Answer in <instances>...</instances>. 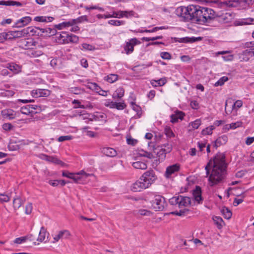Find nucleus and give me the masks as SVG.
Here are the masks:
<instances>
[{
	"mask_svg": "<svg viewBox=\"0 0 254 254\" xmlns=\"http://www.w3.org/2000/svg\"><path fill=\"white\" fill-rule=\"evenodd\" d=\"M176 14L186 21L205 23L214 17V11L209 8L191 4L178 7L176 10Z\"/></svg>",
	"mask_w": 254,
	"mask_h": 254,
	"instance_id": "f257e3e1",
	"label": "nucleus"
},
{
	"mask_svg": "<svg viewBox=\"0 0 254 254\" xmlns=\"http://www.w3.org/2000/svg\"><path fill=\"white\" fill-rule=\"evenodd\" d=\"M227 164L225 156L223 153H218L211 159L205 167L206 177L209 176L210 186L212 187L221 183L226 174Z\"/></svg>",
	"mask_w": 254,
	"mask_h": 254,
	"instance_id": "f03ea898",
	"label": "nucleus"
},
{
	"mask_svg": "<svg viewBox=\"0 0 254 254\" xmlns=\"http://www.w3.org/2000/svg\"><path fill=\"white\" fill-rule=\"evenodd\" d=\"M157 179L153 170L145 172L139 180L132 184L131 190L134 192L140 191L148 188Z\"/></svg>",
	"mask_w": 254,
	"mask_h": 254,
	"instance_id": "7ed1b4c3",
	"label": "nucleus"
},
{
	"mask_svg": "<svg viewBox=\"0 0 254 254\" xmlns=\"http://www.w3.org/2000/svg\"><path fill=\"white\" fill-rule=\"evenodd\" d=\"M62 176L72 179L75 183L83 184L86 181L87 178L93 176V174L86 173L84 170L80 171L76 173H69L64 171L63 172Z\"/></svg>",
	"mask_w": 254,
	"mask_h": 254,
	"instance_id": "20e7f679",
	"label": "nucleus"
},
{
	"mask_svg": "<svg viewBox=\"0 0 254 254\" xmlns=\"http://www.w3.org/2000/svg\"><path fill=\"white\" fill-rule=\"evenodd\" d=\"M151 207L156 211H161L167 206L165 198L160 195H155L150 201Z\"/></svg>",
	"mask_w": 254,
	"mask_h": 254,
	"instance_id": "39448f33",
	"label": "nucleus"
},
{
	"mask_svg": "<svg viewBox=\"0 0 254 254\" xmlns=\"http://www.w3.org/2000/svg\"><path fill=\"white\" fill-rule=\"evenodd\" d=\"M233 19L234 15L232 12H225L215 16V12H214V17L209 19L207 22L211 19H213L220 22L229 23L231 22Z\"/></svg>",
	"mask_w": 254,
	"mask_h": 254,
	"instance_id": "423d86ee",
	"label": "nucleus"
},
{
	"mask_svg": "<svg viewBox=\"0 0 254 254\" xmlns=\"http://www.w3.org/2000/svg\"><path fill=\"white\" fill-rule=\"evenodd\" d=\"M140 43V42L136 38L130 39L129 41L126 43L124 47L126 53L127 55L132 53L134 50V46Z\"/></svg>",
	"mask_w": 254,
	"mask_h": 254,
	"instance_id": "0eeeda50",
	"label": "nucleus"
},
{
	"mask_svg": "<svg viewBox=\"0 0 254 254\" xmlns=\"http://www.w3.org/2000/svg\"><path fill=\"white\" fill-rule=\"evenodd\" d=\"M242 105L243 102L241 100H237L234 103L231 101H227L225 103V112L227 114H229L234 108H240Z\"/></svg>",
	"mask_w": 254,
	"mask_h": 254,
	"instance_id": "6e6552de",
	"label": "nucleus"
},
{
	"mask_svg": "<svg viewBox=\"0 0 254 254\" xmlns=\"http://www.w3.org/2000/svg\"><path fill=\"white\" fill-rule=\"evenodd\" d=\"M70 236V232L67 230L60 231L56 235L53 236V243L58 242L60 239H67Z\"/></svg>",
	"mask_w": 254,
	"mask_h": 254,
	"instance_id": "1a4fd4ad",
	"label": "nucleus"
},
{
	"mask_svg": "<svg viewBox=\"0 0 254 254\" xmlns=\"http://www.w3.org/2000/svg\"><path fill=\"white\" fill-rule=\"evenodd\" d=\"M180 166L177 164H174L167 167L165 173V176L167 178H170L173 175L175 174L179 171Z\"/></svg>",
	"mask_w": 254,
	"mask_h": 254,
	"instance_id": "9d476101",
	"label": "nucleus"
},
{
	"mask_svg": "<svg viewBox=\"0 0 254 254\" xmlns=\"http://www.w3.org/2000/svg\"><path fill=\"white\" fill-rule=\"evenodd\" d=\"M253 56L254 52L253 48L244 50L239 54V58L241 61L247 62Z\"/></svg>",
	"mask_w": 254,
	"mask_h": 254,
	"instance_id": "9b49d317",
	"label": "nucleus"
},
{
	"mask_svg": "<svg viewBox=\"0 0 254 254\" xmlns=\"http://www.w3.org/2000/svg\"><path fill=\"white\" fill-rule=\"evenodd\" d=\"M39 157L43 160H46L49 162L53 163L55 164L61 165L63 166L64 165V163L63 162L59 159L58 158L55 157L49 156L45 154H40Z\"/></svg>",
	"mask_w": 254,
	"mask_h": 254,
	"instance_id": "f8f14e48",
	"label": "nucleus"
},
{
	"mask_svg": "<svg viewBox=\"0 0 254 254\" xmlns=\"http://www.w3.org/2000/svg\"><path fill=\"white\" fill-rule=\"evenodd\" d=\"M31 32H32V28L28 27L20 31H13V34L14 38H16L27 36Z\"/></svg>",
	"mask_w": 254,
	"mask_h": 254,
	"instance_id": "ddd939ff",
	"label": "nucleus"
},
{
	"mask_svg": "<svg viewBox=\"0 0 254 254\" xmlns=\"http://www.w3.org/2000/svg\"><path fill=\"white\" fill-rule=\"evenodd\" d=\"M50 90L44 89L33 90V97H48L50 95Z\"/></svg>",
	"mask_w": 254,
	"mask_h": 254,
	"instance_id": "4468645a",
	"label": "nucleus"
},
{
	"mask_svg": "<svg viewBox=\"0 0 254 254\" xmlns=\"http://www.w3.org/2000/svg\"><path fill=\"white\" fill-rule=\"evenodd\" d=\"M76 23V20L71 19L68 21L63 22L58 24L55 25L54 27L59 30H62L65 28L71 27Z\"/></svg>",
	"mask_w": 254,
	"mask_h": 254,
	"instance_id": "2eb2a0df",
	"label": "nucleus"
},
{
	"mask_svg": "<svg viewBox=\"0 0 254 254\" xmlns=\"http://www.w3.org/2000/svg\"><path fill=\"white\" fill-rule=\"evenodd\" d=\"M179 208L183 207H188L191 204L190 198L188 196H184L182 195H179Z\"/></svg>",
	"mask_w": 254,
	"mask_h": 254,
	"instance_id": "dca6fc26",
	"label": "nucleus"
},
{
	"mask_svg": "<svg viewBox=\"0 0 254 254\" xmlns=\"http://www.w3.org/2000/svg\"><path fill=\"white\" fill-rule=\"evenodd\" d=\"M194 199L198 203H202L203 199L201 196V188L199 186H196L195 189L193 190L192 192Z\"/></svg>",
	"mask_w": 254,
	"mask_h": 254,
	"instance_id": "f3484780",
	"label": "nucleus"
},
{
	"mask_svg": "<svg viewBox=\"0 0 254 254\" xmlns=\"http://www.w3.org/2000/svg\"><path fill=\"white\" fill-rule=\"evenodd\" d=\"M185 116V113L181 111H176L174 114L170 116L171 122L172 123H177L179 119L182 120Z\"/></svg>",
	"mask_w": 254,
	"mask_h": 254,
	"instance_id": "a211bd4d",
	"label": "nucleus"
},
{
	"mask_svg": "<svg viewBox=\"0 0 254 254\" xmlns=\"http://www.w3.org/2000/svg\"><path fill=\"white\" fill-rule=\"evenodd\" d=\"M228 141V137L226 135H222L216 139L213 142V146L215 148H217L221 145L226 143Z\"/></svg>",
	"mask_w": 254,
	"mask_h": 254,
	"instance_id": "6ab92c4d",
	"label": "nucleus"
},
{
	"mask_svg": "<svg viewBox=\"0 0 254 254\" xmlns=\"http://www.w3.org/2000/svg\"><path fill=\"white\" fill-rule=\"evenodd\" d=\"M6 68L9 69L14 74H17L21 71V67L14 63H8L6 65Z\"/></svg>",
	"mask_w": 254,
	"mask_h": 254,
	"instance_id": "aec40b11",
	"label": "nucleus"
},
{
	"mask_svg": "<svg viewBox=\"0 0 254 254\" xmlns=\"http://www.w3.org/2000/svg\"><path fill=\"white\" fill-rule=\"evenodd\" d=\"M0 5L15 6L17 7H20L23 5V3L20 2L13 0H0Z\"/></svg>",
	"mask_w": 254,
	"mask_h": 254,
	"instance_id": "412c9836",
	"label": "nucleus"
},
{
	"mask_svg": "<svg viewBox=\"0 0 254 254\" xmlns=\"http://www.w3.org/2000/svg\"><path fill=\"white\" fill-rule=\"evenodd\" d=\"M31 20V18L29 16H25L19 19L15 24V27H21L24 26L29 23Z\"/></svg>",
	"mask_w": 254,
	"mask_h": 254,
	"instance_id": "4be33fe9",
	"label": "nucleus"
},
{
	"mask_svg": "<svg viewBox=\"0 0 254 254\" xmlns=\"http://www.w3.org/2000/svg\"><path fill=\"white\" fill-rule=\"evenodd\" d=\"M222 4L228 7H237L239 6L240 2L239 0H225L222 2Z\"/></svg>",
	"mask_w": 254,
	"mask_h": 254,
	"instance_id": "5701e85b",
	"label": "nucleus"
},
{
	"mask_svg": "<svg viewBox=\"0 0 254 254\" xmlns=\"http://www.w3.org/2000/svg\"><path fill=\"white\" fill-rule=\"evenodd\" d=\"M120 16H118V14L116 12H114V14H116L115 17L117 18H122L123 17H125L126 18H128L129 17L134 16L135 13L134 11L132 10L130 11H120Z\"/></svg>",
	"mask_w": 254,
	"mask_h": 254,
	"instance_id": "b1692460",
	"label": "nucleus"
},
{
	"mask_svg": "<svg viewBox=\"0 0 254 254\" xmlns=\"http://www.w3.org/2000/svg\"><path fill=\"white\" fill-rule=\"evenodd\" d=\"M102 152L105 155L109 157H114L117 155V151L114 148L110 147H104L102 149Z\"/></svg>",
	"mask_w": 254,
	"mask_h": 254,
	"instance_id": "393cba45",
	"label": "nucleus"
},
{
	"mask_svg": "<svg viewBox=\"0 0 254 254\" xmlns=\"http://www.w3.org/2000/svg\"><path fill=\"white\" fill-rule=\"evenodd\" d=\"M42 33H45L46 36H52L57 34V30L54 27L53 28L46 27L45 28L40 29Z\"/></svg>",
	"mask_w": 254,
	"mask_h": 254,
	"instance_id": "a878e982",
	"label": "nucleus"
},
{
	"mask_svg": "<svg viewBox=\"0 0 254 254\" xmlns=\"http://www.w3.org/2000/svg\"><path fill=\"white\" fill-rule=\"evenodd\" d=\"M201 39L202 38L200 37H190V38L186 37L180 38L179 42H181V43H192L195 42L196 41H200L201 40Z\"/></svg>",
	"mask_w": 254,
	"mask_h": 254,
	"instance_id": "bb28decb",
	"label": "nucleus"
},
{
	"mask_svg": "<svg viewBox=\"0 0 254 254\" xmlns=\"http://www.w3.org/2000/svg\"><path fill=\"white\" fill-rule=\"evenodd\" d=\"M171 149V147H168L167 149L164 148L161 149L160 151L157 153V156L159 158V160L161 161H163L166 158V154L170 152Z\"/></svg>",
	"mask_w": 254,
	"mask_h": 254,
	"instance_id": "cd10ccee",
	"label": "nucleus"
},
{
	"mask_svg": "<svg viewBox=\"0 0 254 254\" xmlns=\"http://www.w3.org/2000/svg\"><path fill=\"white\" fill-rule=\"evenodd\" d=\"M57 35V37L58 38L61 42L66 43L67 42L69 34L67 32H62L61 33H57L56 34Z\"/></svg>",
	"mask_w": 254,
	"mask_h": 254,
	"instance_id": "c85d7f7f",
	"label": "nucleus"
},
{
	"mask_svg": "<svg viewBox=\"0 0 254 254\" xmlns=\"http://www.w3.org/2000/svg\"><path fill=\"white\" fill-rule=\"evenodd\" d=\"M124 89L122 87H119L115 91L113 95L114 99H121L124 95Z\"/></svg>",
	"mask_w": 254,
	"mask_h": 254,
	"instance_id": "c756f323",
	"label": "nucleus"
},
{
	"mask_svg": "<svg viewBox=\"0 0 254 254\" xmlns=\"http://www.w3.org/2000/svg\"><path fill=\"white\" fill-rule=\"evenodd\" d=\"M166 82V80L165 78H161L157 80H152L151 81V84L153 87L162 86L164 85Z\"/></svg>",
	"mask_w": 254,
	"mask_h": 254,
	"instance_id": "7c9ffc66",
	"label": "nucleus"
},
{
	"mask_svg": "<svg viewBox=\"0 0 254 254\" xmlns=\"http://www.w3.org/2000/svg\"><path fill=\"white\" fill-rule=\"evenodd\" d=\"M221 212L226 219H229L231 218L232 213L228 207H223L221 209Z\"/></svg>",
	"mask_w": 254,
	"mask_h": 254,
	"instance_id": "2f4dec72",
	"label": "nucleus"
},
{
	"mask_svg": "<svg viewBox=\"0 0 254 254\" xmlns=\"http://www.w3.org/2000/svg\"><path fill=\"white\" fill-rule=\"evenodd\" d=\"M54 18L51 16H36L34 18V20L38 22H51L54 20Z\"/></svg>",
	"mask_w": 254,
	"mask_h": 254,
	"instance_id": "473e14b6",
	"label": "nucleus"
},
{
	"mask_svg": "<svg viewBox=\"0 0 254 254\" xmlns=\"http://www.w3.org/2000/svg\"><path fill=\"white\" fill-rule=\"evenodd\" d=\"M132 166L137 169L145 170L147 168V165L146 163L141 161H137L132 163Z\"/></svg>",
	"mask_w": 254,
	"mask_h": 254,
	"instance_id": "72a5a7b5",
	"label": "nucleus"
},
{
	"mask_svg": "<svg viewBox=\"0 0 254 254\" xmlns=\"http://www.w3.org/2000/svg\"><path fill=\"white\" fill-rule=\"evenodd\" d=\"M213 220L219 229L222 228L224 221L220 217L215 216L213 218Z\"/></svg>",
	"mask_w": 254,
	"mask_h": 254,
	"instance_id": "f704fd0d",
	"label": "nucleus"
},
{
	"mask_svg": "<svg viewBox=\"0 0 254 254\" xmlns=\"http://www.w3.org/2000/svg\"><path fill=\"white\" fill-rule=\"evenodd\" d=\"M240 7L246 8L254 3V0H239Z\"/></svg>",
	"mask_w": 254,
	"mask_h": 254,
	"instance_id": "c9c22d12",
	"label": "nucleus"
},
{
	"mask_svg": "<svg viewBox=\"0 0 254 254\" xmlns=\"http://www.w3.org/2000/svg\"><path fill=\"white\" fill-rule=\"evenodd\" d=\"M30 237L28 236L21 237L17 238H16L13 241L14 244H21L26 242L28 240H30Z\"/></svg>",
	"mask_w": 254,
	"mask_h": 254,
	"instance_id": "e433bc0d",
	"label": "nucleus"
},
{
	"mask_svg": "<svg viewBox=\"0 0 254 254\" xmlns=\"http://www.w3.org/2000/svg\"><path fill=\"white\" fill-rule=\"evenodd\" d=\"M46 234V230L44 228V227H41V230L39 232V236L37 238V241L40 242L43 241L45 239Z\"/></svg>",
	"mask_w": 254,
	"mask_h": 254,
	"instance_id": "4c0bfd02",
	"label": "nucleus"
},
{
	"mask_svg": "<svg viewBox=\"0 0 254 254\" xmlns=\"http://www.w3.org/2000/svg\"><path fill=\"white\" fill-rule=\"evenodd\" d=\"M31 105H26L21 108L20 111L22 114L26 115H31L32 110H31Z\"/></svg>",
	"mask_w": 254,
	"mask_h": 254,
	"instance_id": "58836bf2",
	"label": "nucleus"
},
{
	"mask_svg": "<svg viewBox=\"0 0 254 254\" xmlns=\"http://www.w3.org/2000/svg\"><path fill=\"white\" fill-rule=\"evenodd\" d=\"M245 193H242L239 195H238V197L240 198H235L234 200L233 205L235 206H238L239 204L241 203L243 201V199L245 197Z\"/></svg>",
	"mask_w": 254,
	"mask_h": 254,
	"instance_id": "ea45409f",
	"label": "nucleus"
},
{
	"mask_svg": "<svg viewBox=\"0 0 254 254\" xmlns=\"http://www.w3.org/2000/svg\"><path fill=\"white\" fill-rule=\"evenodd\" d=\"M215 127L214 126H210L203 129L201 131V133L203 135L211 134L212 133V130Z\"/></svg>",
	"mask_w": 254,
	"mask_h": 254,
	"instance_id": "a19ab883",
	"label": "nucleus"
},
{
	"mask_svg": "<svg viewBox=\"0 0 254 254\" xmlns=\"http://www.w3.org/2000/svg\"><path fill=\"white\" fill-rule=\"evenodd\" d=\"M118 77V75L117 74H111L105 77V78L108 82L112 83L117 80Z\"/></svg>",
	"mask_w": 254,
	"mask_h": 254,
	"instance_id": "79ce46f5",
	"label": "nucleus"
},
{
	"mask_svg": "<svg viewBox=\"0 0 254 254\" xmlns=\"http://www.w3.org/2000/svg\"><path fill=\"white\" fill-rule=\"evenodd\" d=\"M228 80V78L227 76H223L221 77L214 84L215 86H219L223 85L225 82Z\"/></svg>",
	"mask_w": 254,
	"mask_h": 254,
	"instance_id": "37998d69",
	"label": "nucleus"
},
{
	"mask_svg": "<svg viewBox=\"0 0 254 254\" xmlns=\"http://www.w3.org/2000/svg\"><path fill=\"white\" fill-rule=\"evenodd\" d=\"M108 23L114 26H120L125 24V22L123 20H110L108 21Z\"/></svg>",
	"mask_w": 254,
	"mask_h": 254,
	"instance_id": "c03bdc74",
	"label": "nucleus"
},
{
	"mask_svg": "<svg viewBox=\"0 0 254 254\" xmlns=\"http://www.w3.org/2000/svg\"><path fill=\"white\" fill-rule=\"evenodd\" d=\"M67 42H71L76 43L78 41V37L75 35L70 34L68 35V38H67Z\"/></svg>",
	"mask_w": 254,
	"mask_h": 254,
	"instance_id": "a18cd8bd",
	"label": "nucleus"
},
{
	"mask_svg": "<svg viewBox=\"0 0 254 254\" xmlns=\"http://www.w3.org/2000/svg\"><path fill=\"white\" fill-rule=\"evenodd\" d=\"M126 106L127 105H126L124 101L120 102H116L115 108L119 110H122L126 108Z\"/></svg>",
	"mask_w": 254,
	"mask_h": 254,
	"instance_id": "49530a36",
	"label": "nucleus"
},
{
	"mask_svg": "<svg viewBox=\"0 0 254 254\" xmlns=\"http://www.w3.org/2000/svg\"><path fill=\"white\" fill-rule=\"evenodd\" d=\"M10 200V197L4 193H0V201L1 202H7Z\"/></svg>",
	"mask_w": 254,
	"mask_h": 254,
	"instance_id": "de8ad7c7",
	"label": "nucleus"
},
{
	"mask_svg": "<svg viewBox=\"0 0 254 254\" xmlns=\"http://www.w3.org/2000/svg\"><path fill=\"white\" fill-rule=\"evenodd\" d=\"M13 205L14 209L19 208L21 205V201L20 198H14L13 200Z\"/></svg>",
	"mask_w": 254,
	"mask_h": 254,
	"instance_id": "09e8293b",
	"label": "nucleus"
},
{
	"mask_svg": "<svg viewBox=\"0 0 254 254\" xmlns=\"http://www.w3.org/2000/svg\"><path fill=\"white\" fill-rule=\"evenodd\" d=\"M179 195L177 196H174L169 199V203H170V204L173 205L177 204L179 205Z\"/></svg>",
	"mask_w": 254,
	"mask_h": 254,
	"instance_id": "8fccbe9b",
	"label": "nucleus"
},
{
	"mask_svg": "<svg viewBox=\"0 0 254 254\" xmlns=\"http://www.w3.org/2000/svg\"><path fill=\"white\" fill-rule=\"evenodd\" d=\"M190 124H191L193 128L197 129L201 125V121L200 119H197L194 122L190 123Z\"/></svg>",
	"mask_w": 254,
	"mask_h": 254,
	"instance_id": "3c124183",
	"label": "nucleus"
},
{
	"mask_svg": "<svg viewBox=\"0 0 254 254\" xmlns=\"http://www.w3.org/2000/svg\"><path fill=\"white\" fill-rule=\"evenodd\" d=\"M116 14H114V12L113 13V15L111 14H98L97 15V17L98 19H102V18H108L110 17H115Z\"/></svg>",
	"mask_w": 254,
	"mask_h": 254,
	"instance_id": "603ef678",
	"label": "nucleus"
},
{
	"mask_svg": "<svg viewBox=\"0 0 254 254\" xmlns=\"http://www.w3.org/2000/svg\"><path fill=\"white\" fill-rule=\"evenodd\" d=\"M72 104L73 105H75L74 106L75 108H82V109L85 108V106L83 105H82L81 102L79 100H74L73 101H72Z\"/></svg>",
	"mask_w": 254,
	"mask_h": 254,
	"instance_id": "864d4df0",
	"label": "nucleus"
},
{
	"mask_svg": "<svg viewBox=\"0 0 254 254\" xmlns=\"http://www.w3.org/2000/svg\"><path fill=\"white\" fill-rule=\"evenodd\" d=\"M138 213L142 216H149L151 214L150 211L146 209H139L138 211Z\"/></svg>",
	"mask_w": 254,
	"mask_h": 254,
	"instance_id": "5fc2aeb1",
	"label": "nucleus"
},
{
	"mask_svg": "<svg viewBox=\"0 0 254 254\" xmlns=\"http://www.w3.org/2000/svg\"><path fill=\"white\" fill-rule=\"evenodd\" d=\"M242 125V123L241 122H237L236 123H233L229 125V128L228 129H235L238 127H241Z\"/></svg>",
	"mask_w": 254,
	"mask_h": 254,
	"instance_id": "6e6d98bb",
	"label": "nucleus"
},
{
	"mask_svg": "<svg viewBox=\"0 0 254 254\" xmlns=\"http://www.w3.org/2000/svg\"><path fill=\"white\" fill-rule=\"evenodd\" d=\"M72 138V137L71 135L61 136L58 138V140L59 142H63L65 140H71Z\"/></svg>",
	"mask_w": 254,
	"mask_h": 254,
	"instance_id": "4d7b16f0",
	"label": "nucleus"
},
{
	"mask_svg": "<svg viewBox=\"0 0 254 254\" xmlns=\"http://www.w3.org/2000/svg\"><path fill=\"white\" fill-rule=\"evenodd\" d=\"M164 28H165L163 26L155 27H154L152 29H150V30H147V29L144 30V31L145 33H152V32H156L158 30H161V29H163Z\"/></svg>",
	"mask_w": 254,
	"mask_h": 254,
	"instance_id": "13d9d810",
	"label": "nucleus"
},
{
	"mask_svg": "<svg viewBox=\"0 0 254 254\" xmlns=\"http://www.w3.org/2000/svg\"><path fill=\"white\" fill-rule=\"evenodd\" d=\"M165 132L166 135L168 137H174L175 136L172 129L170 127L165 128Z\"/></svg>",
	"mask_w": 254,
	"mask_h": 254,
	"instance_id": "bf43d9fd",
	"label": "nucleus"
},
{
	"mask_svg": "<svg viewBox=\"0 0 254 254\" xmlns=\"http://www.w3.org/2000/svg\"><path fill=\"white\" fill-rule=\"evenodd\" d=\"M4 35L5 37V40H12L14 39L13 34V31H9L7 33L4 32Z\"/></svg>",
	"mask_w": 254,
	"mask_h": 254,
	"instance_id": "052dcab7",
	"label": "nucleus"
},
{
	"mask_svg": "<svg viewBox=\"0 0 254 254\" xmlns=\"http://www.w3.org/2000/svg\"><path fill=\"white\" fill-rule=\"evenodd\" d=\"M82 48L87 50L92 51L95 49L94 46L91 45L87 43H84L82 45Z\"/></svg>",
	"mask_w": 254,
	"mask_h": 254,
	"instance_id": "680f3d73",
	"label": "nucleus"
},
{
	"mask_svg": "<svg viewBox=\"0 0 254 254\" xmlns=\"http://www.w3.org/2000/svg\"><path fill=\"white\" fill-rule=\"evenodd\" d=\"M161 57L162 59L165 60H169L171 58V55L168 52H162L161 53Z\"/></svg>",
	"mask_w": 254,
	"mask_h": 254,
	"instance_id": "e2e57ef3",
	"label": "nucleus"
},
{
	"mask_svg": "<svg viewBox=\"0 0 254 254\" xmlns=\"http://www.w3.org/2000/svg\"><path fill=\"white\" fill-rule=\"evenodd\" d=\"M12 127L13 126L10 123H5L2 125V128L6 131L11 130Z\"/></svg>",
	"mask_w": 254,
	"mask_h": 254,
	"instance_id": "0e129e2a",
	"label": "nucleus"
},
{
	"mask_svg": "<svg viewBox=\"0 0 254 254\" xmlns=\"http://www.w3.org/2000/svg\"><path fill=\"white\" fill-rule=\"evenodd\" d=\"M142 153H140L139 154L141 156H143L147 157L148 158H151L152 157V154L150 152H148L146 151H142Z\"/></svg>",
	"mask_w": 254,
	"mask_h": 254,
	"instance_id": "69168bd1",
	"label": "nucleus"
},
{
	"mask_svg": "<svg viewBox=\"0 0 254 254\" xmlns=\"http://www.w3.org/2000/svg\"><path fill=\"white\" fill-rule=\"evenodd\" d=\"M127 141L128 144L132 145H134L137 142V140L132 138H127Z\"/></svg>",
	"mask_w": 254,
	"mask_h": 254,
	"instance_id": "338daca9",
	"label": "nucleus"
},
{
	"mask_svg": "<svg viewBox=\"0 0 254 254\" xmlns=\"http://www.w3.org/2000/svg\"><path fill=\"white\" fill-rule=\"evenodd\" d=\"M254 141V137H248L246 140V144L248 145H251Z\"/></svg>",
	"mask_w": 254,
	"mask_h": 254,
	"instance_id": "774afa93",
	"label": "nucleus"
}]
</instances>
